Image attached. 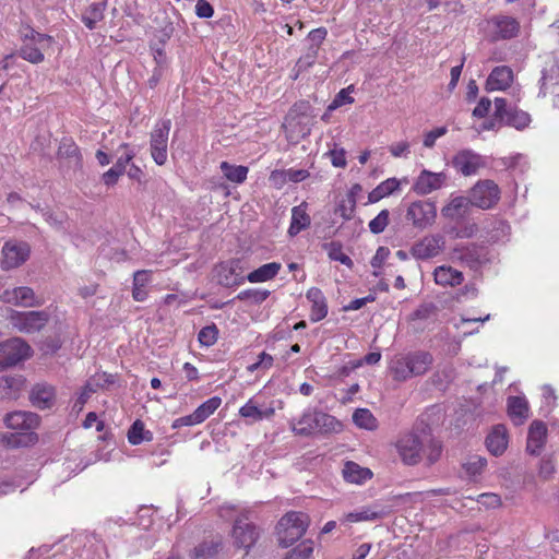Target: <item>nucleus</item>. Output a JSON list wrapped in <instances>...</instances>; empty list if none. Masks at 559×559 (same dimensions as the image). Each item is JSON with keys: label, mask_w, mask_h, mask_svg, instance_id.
Listing matches in <instances>:
<instances>
[{"label": "nucleus", "mask_w": 559, "mask_h": 559, "mask_svg": "<svg viewBox=\"0 0 559 559\" xmlns=\"http://www.w3.org/2000/svg\"><path fill=\"white\" fill-rule=\"evenodd\" d=\"M3 423L7 428L15 430L2 436L1 440L8 448H25L38 442V435L34 430L39 427L40 417L36 413L14 411L4 416Z\"/></svg>", "instance_id": "obj_1"}, {"label": "nucleus", "mask_w": 559, "mask_h": 559, "mask_svg": "<svg viewBox=\"0 0 559 559\" xmlns=\"http://www.w3.org/2000/svg\"><path fill=\"white\" fill-rule=\"evenodd\" d=\"M290 425L295 435L302 437L313 433H338L343 430V425L338 419L317 408H307L298 421L296 424L292 421Z\"/></svg>", "instance_id": "obj_2"}, {"label": "nucleus", "mask_w": 559, "mask_h": 559, "mask_svg": "<svg viewBox=\"0 0 559 559\" xmlns=\"http://www.w3.org/2000/svg\"><path fill=\"white\" fill-rule=\"evenodd\" d=\"M493 104L495 110L491 114V130L500 129L504 126L522 130L530 124V115L519 109L515 104L507 98L495 97Z\"/></svg>", "instance_id": "obj_3"}, {"label": "nucleus", "mask_w": 559, "mask_h": 559, "mask_svg": "<svg viewBox=\"0 0 559 559\" xmlns=\"http://www.w3.org/2000/svg\"><path fill=\"white\" fill-rule=\"evenodd\" d=\"M309 516L304 512L290 511L283 515L277 525L278 544L283 548L292 546L307 531Z\"/></svg>", "instance_id": "obj_4"}, {"label": "nucleus", "mask_w": 559, "mask_h": 559, "mask_svg": "<svg viewBox=\"0 0 559 559\" xmlns=\"http://www.w3.org/2000/svg\"><path fill=\"white\" fill-rule=\"evenodd\" d=\"M32 356L31 346L21 337L0 343V371L16 366Z\"/></svg>", "instance_id": "obj_5"}, {"label": "nucleus", "mask_w": 559, "mask_h": 559, "mask_svg": "<svg viewBox=\"0 0 559 559\" xmlns=\"http://www.w3.org/2000/svg\"><path fill=\"white\" fill-rule=\"evenodd\" d=\"M50 316L45 310L38 311H12L10 317L12 325L23 333H35L40 331L49 321Z\"/></svg>", "instance_id": "obj_6"}, {"label": "nucleus", "mask_w": 559, "mask_h": 559, "mask_svg": "<svg viewBox=\"0 0 559 559\" xmlns=\"http://www.w3.org/2000/svg\"><path fill=\"white\" fill-rule=\"evenodd\" d=\"M171 128V120L165 119L158 122L151 133V154L154 162L162 166L167 160V143Z\"/></svg>", "instance_id": "obj_7"}, {"label": "nucleus", "mask_w": 559, "mask_h": 559, "mask_svg": "<svg viewBox=\"0 0 559 559\" xmlns=\"http://www.w3.org/2000/svg\"><path fill=\"white\" fill-rule=\"evenodd\" d=\"M437 207L431 201H415L409 204L406 212V219L418 229H425L435 223Z\"/></svg>", "instance_id": "obj_8"}, {"label": "nucleus", "mask_w": 559, "mask_h": 559, "mask_svg": "<svg viewBox=\"0 0 559 559\" xmlns=\"http://www.w3.org/2000/svg\"><path fill=\"white\" fill-rule=\"evenodd\" d=\"M424 437L415 433H407L401 437L396 442L397 452L402 461L407 465H415L420 462L423 457Z\"/></svg>", "instance_id": "obj_9"}, {"label": "nucleus", "mask_w": 559, "mask_h": 559, "mask_svg": "<svg viewBox=\"0 0 559 559\" xmlns=\"http://www.w3.org/2000/svg\"><path fill=\"white\" fill-rule=\"evenodd\" d=\"M521 32L520 21L511 15L496 14L491 16V41L511 40Z\"/></svg>", "instance_id": "obj_10"}, {"label": "nucleus", "mask_w": 559, "mask_h": 559, "mask_svg": "<svg viewBox=\"0 0 559 559\" xmlns=\"http://www.w3.org/2000/svg\"><path fill=\"white\" fill-rule=\"evenodd\" d=\"M217 282L224 287H234L241 285L247 276H243V269L239 259H231L221 262L215 267Z\"/></svg>", "instance_id": "obj_11"}, {"label": "nucleus", "mask_w": 559, "mask_h": 559, "mask_svg": "<svg viewBox=\"0 0 559 559\" xmlns=\"http://www.w3.org/2000/svg\"><path fill=\"white\" fill-rule=\"evenodd\" d=\"M452 166L462 175L472 176L486 166V157L472 150H461L454 155Z\"/></svg>", "instance_id": "obj_12"}, {"label": "nucleus", "mask_w": 559, "mask_h": 559, "mask_svg": "<svg viewBox=\"0 0 559 559\" xmlns=\"http://www.w3.org/2000/svg\"><path fill=\"white\" fill-rule=\"evenodd\" d=\"M442 235H429L416 241L411 248V254L417 260H428L437 257L444 248Z\"/></svg>", "instance_id": "obj_13"}, {"label": "nucleus", "mask_w": 559, "mask_h": 559, "mask_svg": "<svg viewBox=\"0 0 559 559\" xmlns=\"http://www.w3.org/2000/svg\"><path fill=\"white\" fill-rule=\"evenodd\" d=\"M26 242H7L2 248V269L10 270L23 264L29 257Z\"/></svg>", "instance_id": "obj_14"}, {"label": "nucleus", "mask_w": 559, "mask_h": 559, "mask_svg": "<svg viewBox=\"0 0 559 559\" xmlns=\"http://www.w3.org/2000/svg\"><path fill=\"white\" fill-rule=\"evenodd\" d=\"M234 544L239 548H245L247 552L259 538V532L253 523L243 522L237 519L233 526Z\"/></svg>", "instance_id": "obj_15"}, {"label": "nucleus", "mask_w": 559, "mask_h": 559, "mask_svg": "<svg viewBox=\"0 0 559 559\" xmlns=\"http://www.w3.org/2000/svg\"><path fill=\"white\" fill-rule=\"evenodd\" d=\"M31 404L39 409H50L56 403V389L47 382L36 383L28 393Z\"/></svg>", "instance_id": "obj_16"}, {"label": "nucleus", "mask_w": 559, "mask_h": 559, "mask_svg": "<svg viewBox=\"0 0 559 559\" xmlns=\"http://www.w3.org/2000/svg\"><path fill=\"white\" fill-rule=\"evenodd\" d=\"M447 176L444 173H432L424 169L417 177L413 190L419 195H426L440 189L444 183Z\"/></svg>", "instance_id": "obj_17"}, {"label": "nucleus", "mask_w": 559, "mask_h": 559, "mask_svg": "<svg viewBox=\"0 0 559 559\" xmlns=\"http://www.w3.org/2000/svg\"><path fill=\"white\" fill-rule=\"evenodd\" d=\"M547 437L546 424L542 420H533L527 432L526 452L539 455Z\"/></svg>", "instance_id": "obj_18"}, {"label": "nucleus", "mask_w": 559, "mask_h": 559, "mask_svg": "<svg viewBox=\"0 0 559 559\" xmlns=\"http://www.w3.org/2000/svg\"><path fill=\"white\" fill-rule=\"evenodd\" d=\"M26 384L22 374H9L0 377V399L16 400Z\"/></svg>", "instance_id": "obj_19"}, {"label": "nucleus", "mask_w": 559, "mask_h": 559, "mask_svg": "<svg viewBox=\"0 0 559 559\" xmlns=\"http://www.w3.org/2000/svg\"><path fill=\"white\" fill-rule=\"evenodd\" d=\"M57 156L60 159H67L68 166L74 171L82 169V155L79 146L72 139L63 138L61 140Z\"/></svg>", "instance_id": "obj_20"}, {"label": "nucleus", "mask_w": 559, "mask_h": 559, "mask_svg": "<svg viewBox=\"0 0 559 559\" xmlns=\"http://www.w3.org/2000/svg\"><path fill=\"white\" fill-rule=\"evenodd\" d=\"M508 415L515 426H521L530 416L528 402L524 396H509L507 400Z\"/></svg>", "instance_id": "obj_21"}, {"label": "nucleus", "mask_w": 559, "mask_h": 559, "mask_svg": "<svg viewBox=\"0 0 559 559\" xmlns=\"http://www.w3.org/2000/svg\"><path fill=\"white\" fill-rule=\"evenodd\" d=\"M307 299L311 302L310 320L319 322L328 316V302L322 290L318 287H311L306 294Z\"/></svg>", "instance_id": "obj_22"}, {"label": "nucleus", "mask_w": 559, "mask_h": 559, "mask_svg": "<svg viewBox=\"0 0 559 559\" xmlns=\"http://www.w3.org/2000/svg\"><path fill=\"white\" fill-rule=\"evenodd\" d=\"M406 359L411 365L412 377L425 374L433 362V357L429 352L415 350L406 354Z\"/></svg>", "instance_id": "obj_23"}, {"label": "nucleus", "mask_w": 559, "mask_h": 559, "mask_svg": "<svg viewBox=\"0 0 559 559\" xmlns=\"http://www.w3.org/2000/svg\"><path fill=\"white\" fill-rule=\"evenodd\" d=\"M471 204L465 197H456L442 207L443 217L460 222L464 219L469 212Z\"/></svg>", "instance_id": "obj_24"}, {"label": "nucleus", "mask_w": 559, "mask_h": 559, "mask_svg": "<svg viewBox=\"0 0 559 559\" xmlns=\"http://www.w3.org/2000/svg\"><path fill=\"white\" fill-rule=\"evenodd\" d=\"M466 198L471 206L483 210L489 209V179L479 180L474 185Z\"/></svg>", "instance_id": "obj_25"}, {"label": "nucleus", "mask_w": 559, "mask_h": 559, "mask_svg": "<svg viewBox=\"0 0 559 559\" xmlns=\"http://www.w3.org/2000/svg\"><path fill=\"white\" fill-rule=\"evenodd\" d=\"M513 71L508 66H499L491 69V92L506 91L513 82Z\"/></svg>", "instance_id": "obj_26"}, {"label": "nucleus", "mask_w": 559, "mask_h": 559, "mask_svg": "<svg viewBox=\"0 0 559 559\" xmlns=\"http://www.w3.org/2000/svg\"><path fill=\"white\" fill-rule=\"evenodd\" d=\"M433 275L436 283L442 286L453 287L460 285L464 280L462 272L447 265L438 266Z\"/></svg>", "instance_id": "obj_27"}, {"label": "nucleus", "mask_w": 559, "mask_h": 559, "mask_svg": "<svg viewBox=\"0 0 559 559\" xmlns=\"http://www.w3.org/2000/svg\"><path fill=\"white\" fill-rule=\"evenodd\" d=\"M343 476L345 480L353 484H362L368 479H371L372 472L367 467H361L359 464L353 461H347L344 464Z\"/></svg>", "instance_id": "obj_28"}, {"label": "nucleus", "mask_w": 559, "mask_h": 559, "mask_svg": "<svg viewBox=\"0 0 559 559\" xmlns=\"http://www.w3.org/2000/svg\"><path fill=\"white\" fill-rule=\"evenodd\" d=\"M306 206L307 204L304 202L302 204L293 207L290 226L288 228V234L290 236H296L301 230H305L310 226L311 219L310 216L306 213Z\"/></svg>", "instance_id": "obj_29"}, {"label": "nucleus", "mask_w": 559, "mask_h": 559, "mask_svg": "<svg viewBox=\"0 0 559 559\" xmlns=\"http://www.w3.org/2000/svg\"><path fill=\"white\" fill-rule=\"evenodd\" d=\"M509 443V435L504 425L491 427V455L499 456L504 453Z\"/></svg>", "instance_id": "obj_30"}, {"label": "nucleus", "mask_w": 559, "mask_h": 559, "mask_svg": "<svg viewBox=\"0 0 559 559\" xmlns=\"http://www.w3.org/2000/svg\"><path fill=\"white\" fill-rule=\"evenodd\" d=\"M281 267H282V265L278 262L265 263V264L261 265L260 267L250 272L247 275V280L250 283H262V282L270 281L278 274Z\"/></svg>", "instance_id": "obj_31"}, {"label": "nucleus", "mask_w": 559, "mask_h": 559, "mask_svg": "<svg viewBox=\"0 0 559 559\" xmlns=\"http://www.w3.org/2000/svg\"><path fill=\"white\" fill-rule=\"evenodd\" d=\"M384 512L382 510H374L370 507H362L358 510L347 513L342 520L341 523H356L362 521H376L380 520L384 516Z\"/></svg>", "instance_id": "obj_32"}, {"label": "nucleus", "mask_w": 559, "mask_h": 559, "mask_svg": "<svg viewBox=\"0 0 559 559\" xmlns=\"http://www.w3.org/2000/svg\"><path fill=\"white\" fill-rule=\"evenodd\" d=\"M105 9L106 2H94L82 13L81 21L90 31H93L97 23L104 19Z\"/></svg>", "instance_id": "obj_33"}, {"label": "nucleus", "mask_w": 559, "mask_h": 559, "mask_svg": "<svg viewBox=\"0 0 559 559\" xmlns=\"http://www.w3.org/2000/svg\"><path fill=\"white\" fill-rule=\"evenodd\" d=\"M400 189V181L396 178H389L382 181L368 194L369 203H377Z\"/></svg>", "instance_id": "obj_34"}, {"label": "nucleus", "mask_w": 559, "mask_h": 559, "mask_svg": "<svg viewBox=\"0 0 559 559\" xmlns=\"http://www.w3.org/2000/svg\"><path fill=\"white\" fill-rule=\"evenodd\" d=\"M427 430H429V427H428V425H425V427L421 429V433L424 436V441H425L424 442L425 451H423V455L425 454L427 456L429 464H433L441 456L442 445H441L440 441L430 438Z\"/></svg>", "instance_id": "obj_35"}, {"label": "nucleus", "mask_w": 559, "mask_h": 559, "mask_svg": "<svg viewBox=\"0 0 559 559\" xmlns=\"http://www.w3.org/2000/svg\"><path fill=\"white\" fill-rule=\"evenodd\" d=\"M219 168L229 181L238 185L246 181L249 171L247 166L231 165L228 162H222Z\"/></svg>", "instance_id": "obj_36"}, {"label": "nucleus", "mask_w": 559, "mask_h": 559, "mask_svg": "<svg viewBox=\"0 0 559 559\" xmlns=\"http://www.w3.org/2000/svg\"><path fill=\"white\" fill-rule=\"evenodd\" d=\"M343 245L340 241L324 242L322 249L328 252L329 258L332 261H337L343 265L352 269L354 266L353 260L342 251Z\"/></svg>", "instance_id": "obj_37"}, {"label": "nucleus", "mask_w": 559, "mask_h": 559, "mask_svg": "<svg viewBox=\"0 0 559 559\" xmlns=\"http://www.w3.org/2000/svg\"><path fill=\"white\" fill-rule=\"evenodd\" d=\"M354 424L362 429L373 430L378 427L377 418L368 408H357L353 413Z\"/></svg>", "instance_id": "obj_38"}, {"label": "nucleus", "mask_w": 559, "mask_h": 559, "mask_svg": "<svg viewBox=\"0 0 559 559\" xmlns=\"http://www.w3.org/2000/svg\"><path fill=\"white\" fill-rule=\"evenodd\" d=\"M310 176L309 171L306 169H285V170H274L270 176V180L274 183H277V177H282L283 181H292V182H300L307 179Z\"/></svg>", "instance_id": "obj_39"}, {"label": "nucleus", "mask_w": 559, "mask_h": 559, "mask_svg": "<svg viewBox=\"0 0 559 559\" xmlns=\"http://www.w3.org/2000/svg\"><path fill=\"white\" fill-rule=\"evenodd\" d=\"M222 549L221 542H203L193 549V558L194 559H212L214 558L219 550Z\"/></svg>", "instance_id": "obj_40"}, {"label": "nucleus", "mask_w": 559, "mask_h": 559, "mask_svg": "<svg viewBox=\"0 0 559 559\" xmlns=\"http://www.w3.org/2000/svg\"><path fill=\"white\" fill-rule=\"evenodd\" d=\"M17 53L22 59L34 64L43 62L45 58L41 48L34 43H24Z\"/></svg>", "instance_id": "obj_41"}, {"label": "nucleus", "mask_w": 559, "mask_h": 559, "mask_svg": "<svg viewBox=\"0 0 559 559\" xmlns=\"http://www.w3.org/2000/svg\"><path fill=\"white\" fill-rule=\"evenodd\" d=\"M391 371L393 373V378L397 381H405L412 378L411 365L406 359V354L392 361Z\"/></svg>", "instance_id": "obj_42"}, {"label": "nucleus", "mask_w": 559, "mask_h": 559, "mask_svg": "<svg viewBox=\"0 0 559 559\" xmlns=\"http://www.w3.org/2000/svg\"><path fill=\"white\" fill-rule=\"evenodd\" d=\"M510 225L507 221L496 218L491 221V243L502 242L509 240Z\"/></svg>", "instance_id": "obj_43"}, {"label": "nucleus", "mask_w": 559, "mask_h": 559, "mask_svg": "<svg viewBox=\"0 0 559 559\" xmlns=\"http://www.w3.org/2000/svg\"><path fill=\"white\" fill-rule=\"evenodd\" d=\"M270 296V292L266 289L250 288L240 292L236 299L240 301H247L251 305H260Z\"/></svg>", "instance_id": "obj_44"}, {"label": "nucleus", "mask_w": 559, "mask_h": 559, "mask_svg": "<svg viewBox=\"0 0 559 559\" xmlns=\"http://www.w3.org/2000/svg\"><path fill=\"white\" fill-rule=\"evenodd\" d=\"M222 404V399L219 396H213L202 403L194 411L195 417H198L200 424L203 423L206 418H209Z\"/></svg>", "instance_id": "obj_45"}, {"label": "nucleus", "mask_w": 559, "mask_h": 559, "mask_svg": "<svg viewBox=\"0 0 559 559\" xmlns=\"http://www.w3.org/2000/svg\"><path fill=\"white\" fill-rule=\"evenodd\" d=\"M217 337L218 329L214 323L202 328L198 334L200 344L206 347L214 345L217 341Z\"/></svg>", "instance_id": "obj_46"}, {"label": "nucleus", "mask_w": 559, "mask_h": 559, "mask_svg": "<svg viewBox=\"0 0 559 559\" xmlns=\"http://www.w3.org/2000/svg\"><path fill=\"white\" fill-rule=\"evenodd\" d=\"M390 222L389 210H382L374 218L369 222V229L372 234L379 235L384 231Z\"/></svg>", "instance_id": "obj_47"}, {"label": "nucleus", "mask_w": 559, "mask_h": 559, "mask_svg": "<svg viewBox=\"0 0 559 559\" xmlns=\"http://www.w3.org/2000/svg\"><path fill=\"white\" fill-rule=\"evenodd\" d=\"M313 552L312 542L306 540L292 549L284 559H309Z\"/></svg>", "instance_id": "obj_48"}, {"label": "nucleus", "mask_w": 559, "mask_h": 559, "mask_svg": "<svg viewBox=\"0 0 559 559\" xmlns=\"http://www.w3.org/2000/svg\"><path fill=\"white\" fill-rule=\"evenodd\" d=\"M19 306L22 307H34L38 306L39 302L35 300V293L31 287L21 286L16 287Z\"/></svg>", "instance_id": "obj_49"}, {"label": "nucleus", "mask_w": 559, "mask_h": 559, "mask_svg": "<svg viewBox=\"0 0 559 559\" xmlns=\"http://www.w3.org/2000/svg\"><path fill=\"white\" fill-rule=\"evenodd\" d=\"M318 52L319 51L316 49L314 45H309L306 53L302 55L296 62V68H298V71H305L314 64Z\"/></svg>", "instance_id": "obj_50"}, {"label": "nucleus", "mask_w": 559, "mask_h": 559, "mask_svg": "<svg viewBox=\"0 0 559 559\" xmlns=\"http://www.w3.org/2000/svg\"><path fill=\"white\" fill-rule=\"evenodd\" d=\"M353 88V85L348 86L347 88H342L330 104L329 110H334L343 105L353 104L354 98L349 95V92Z\"/></svg>", "instance_id": "obj_51"}, {"label": "nucleus", "mask_w": 559, "mask_h": 559, "mask_svg": "<svg viewBox=\"0 0 559 559\" xmlns=\"http://www.w3.org/2000/svg\"><path fill=\"white\" fill-rule=\"evenodd\" d=\"M437 311L438 307L433 302L423 304L411 314V319L426 320L430 318L432 314H436Z\"/></svg>", "instance_id": "obj_52"}, {"label": "nucleus", "mask_w": 559, "mask_h": 559, "mask_svg": "<svg viewBox=\"0 0 559 559\" xmlns=\"http://www.w3.org/2000/svg\"><path fill=\"white\" fill-rule=\"evenodd\" d=\"M144 429L145 428L143 421L141 419H136L129 428L128 441L132 445H138L142 443L141 436L143 435Z\"/></svg>", "instance_id": "obj_53"}, {"label": "nucleus", "mask_w": 559, "mask_h": 559, "mask_svg": "<svg viewBox=\"0 0 559 559\" xmlns=\"http://www.w3.org/2000/svg\"><path fill=\"white\" fill-rule=\"evenodd\" d=\"M240 415L245 418H250L252 421L263 419L262 408L258 407L251 401L246 403L239 411Z\"/></svg>", "instance_id": "obj_54"}, {"label": "nucleus", "mask_w": 559, "mask_h": 559, "mask_svg": "<svg viewBox=\"0 0 559 559\" xmlns=\"http://www.w3.org/2000/svg\"><path fill=\"white\" fill-rule=\"evenodd\" d=\"M62 346V341L59 335L47 336L43 342L40 349L46 355H52L57 353Z\"/></svg>", "instance_id": "obj_55"}, {"label": "nucleus", "mask_w": 559, "mask_h": 559, "mask_svg": "<svg viewBox=\"0 0 559 559\" xmlns=\"http://www.w3.org/2000/svg\"><path fill=\"white\" fill-rule=\"evenodd\" d=\"M355 210L356 205L354 203L347 202V199H342L334 209V213L340 214L344 221H349L354 216Z\"/></svg>", "instance_id": "obj_56"}, {"label": "nucleus", "mask_w": 559, "mask_h": 559, "mask_svg": "<svg viewBox=\"0 0 559 559\" xmlns=\"http://www.w3.org/2000/svg\"><path fill=\"white\" fill-rule=\"evenodd\" d=\"M487 465V460L485 457L475 456L466 464H464L467 474L471 476H476L479 472Z\"/></svg>", "instance_id": "obj_57"}, {"label": "nucleus", "mask_w": 559, "mask_h": 559, "mask_svg": "<svg viewBox=\"0 0 559 559\" xmlns=\"http://www.w3.org/2000/svg\"><path fill=\"white\" fill-rule=\"evenodd\" d=\"M448 132L447 127H438L425 134L424 146L431 148L435 146L436 140Z\"/></svg>", "instance_id": "obj_58"}, {"label": "nucleus", "mask_w": 559, "mask_h": 559, "mask_svg": "<svg viewBox=\"0 0 559 559\" xmlns=\"http://www.w3.org/2000/svg\"><path fill=\"white\" fill-rule=\"evenodd\" d=\"M95 392V389H93L90 383H87L76 397L74 404H73V411L81 412L91 397V393Z\"/></svg>", "instance_id": "obj_59"}, {"label": "nucleus", "mask_w": 559, "mask_h": 559, "mask_svg": "<svg viewBox=\"0 0 559 559\" xmlns=\"http://www.w3.org/2000/svg\"><path fill=\"white\" fill-rule=\"evenodd\" d=\"M195 14L200 19H210L214 14V8L207 0H198L195 3Z\"/></svg>", "instance_id": "obj_60"}, {"label": "nucleus", "mask_w": 559, "mask_h": 559, "mask_svg": "<svg viewBox=\"0 0 559 559\" xmlns=\"http://www.w3.org/2000/svg\"><path fill=\"white\" fill-rule=\"evenodd\" d=\"M390 253L391 251L388 247L380 246L370 261L371 266L373 269H380L384 261L389 258Z\"/></svg>", "instance_id": "obj_61"}, {"label": "nucleus", "mask_w": 559, "mask_h": 559, "mask_svg": "<svg viewBox=\"0 0 559 559\" xmlns=\"http://www.w3.org/2000/svg\"><path fill=\"white\" fill-rule=\"evenodd\" d=\"M326 35H328V31L325 27H319V28L312 29L308 34V39L310 40V45H314L316 49L319 51V47L325 39Z\"/></svg>", "instance_id": "obj_62"}, {"label": "nucleus", "mask_w": 559, "mask_h": 559, "mask_svg": "<svg viewBox=\"0 0 559 559\" xmlns=\"http://www.w3.org/2000/svg\"><path fill=\"white\" fill-rule=\"evenodd\" d=\"M555 472V463L551 457H543L539 464V476L548 479Z\"/></svg>", "instance_id": "obj_63"}, {"label": "nucleus", "mask_w": 559, "mask_h": 559, "mask_svg": "<svg viewBox=\"0 0 559 559\" xmlns=\"http://www.w3.org/2000/svg\"><path fill=\"white\" fill-rule=\"evenodd\" d=\"M489 114V98L481 97L478 105L473 109L472 116L475 118H487Z\"/></svg>", "instance_id": "obj_64"}]
</instances>
